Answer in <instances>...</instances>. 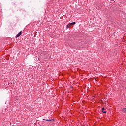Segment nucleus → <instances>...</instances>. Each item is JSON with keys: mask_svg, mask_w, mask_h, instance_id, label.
I'll return each mask as SVG.
<instances>
[{"mask_svg": "<svg viewBox=\"0 0 126 126\" xmlns=\"http://www.w3.org/2000/svg\"><path fill=\"white\" fill-rule=\"evenodd\" d=\"M50 55H49L48 54H47V53H46V54H45V55H44V57L45 58V59H46V60H48V59H50Z\"/></svg>", "mask_w": 126, "mask_h": 126, "instance_id": "1", "label": "nucleus"}, {"mask_svg": "<svg viewBox=\"0 0 126 126\" xmlns=\"http://www.w3.org/2000/svg\"><path fill=\"white\" fill-rule=\"evenodd\" d=\"M22 34V31H20L18 34L16 35V38H18V37H19V36H21V35Z\"/></svg>", "mask_w": 126, "mask_h": 126, "instance_id": "2", "label": "nucleus"}, {"mask_svg": "<svg viewBox=\"0 0 126 126\" xmlns=\"http://www.w3.org/2000/svg\"><path fill=\"white\" fill-rule=\"evenodd\" d=\"M102 112L104 114H106V113H107V111H106V109H105V108H104V107L102 109Z\"/></svg>", "mask_w": 126, "mask_h": 126, "instance_id": "3", "label": "nucleus"}, {"mask_svg": "<svg viewBox=\"0 0 126 126\" xmlns=\"http://www.w3.org/2000/svg\"><path fill=\"white\" fill-rule=\"evenodd\" d=\"M71 24L70 23L66 26V28H70Z\"/></svg>", "mask_w": 126, "mask_h": 126, "instance_id": "4", "label": "nucleus"}, {"mask_svg": "<svg viewBox=\"0 0 126 126\" xmlns=\"http://www.w3.org/2000/svg\"><path fill=\"white\" fill-rule=\"evenodd\" d=\"M122 111H123V113H126V108H124L122 109Z\"/></svg>", "mask_w": 126, "mask_h": 126, "instance_id": "5", "label": "nucleus"}, {"mask_svg": "<svg viewBox=\"0 0 126 126\" xmlns=\"http://www.w3.org/2000/svg\"><path fill=\"white\" fill-rule=\"evenodd\" d=\"M45 121H49V122H54V119L45 120Z\"/></svg>", "mask_w": 126, "mask_h": 126, "instance_id": "6", "label": "nucleus"}, {"mask_svg": "<svg viewBox=\"0 0 126 126\" xmlns=\"http://www.w3.org/2000/svg\"><path fill=\"white\" fill-rule=\"evenodd\" d=\"M75 22H72V23H70L71 25H74V24H75Z\"/></svg>", "mask_w": 126, "mask_h": 126, "instance_id": "7", "label": "nucleus"}]
</instances>
